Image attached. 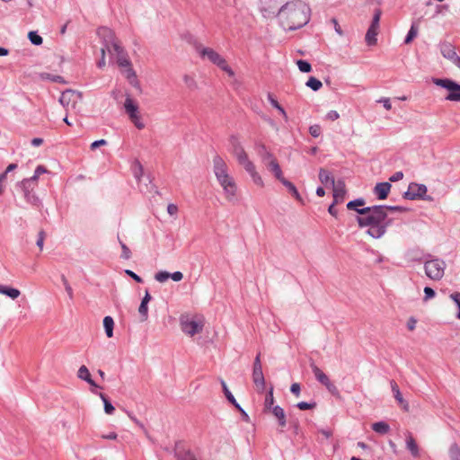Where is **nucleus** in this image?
<instances>
[{"mask_svg":"<svg viewBox=\"0 0 460 460\" xmlns=\"http://www.w3.org/2000/svg\"><path fill=\"white\" fill-rule=\"evenodd\" d=\"M405 211L406 209L402 207H385V206H373L357 209L359 216L357 217V222L360 227L368 226L367 231L373 238L382 237L386 228L390 225V221H386L387 211Z\"/></svg>","mask_w":460,"mask_h":460,"instance_id":"f257e3e1","label":"nucleus"},{"mask_svg":"<svg viewBox=\"0 0 460 460\" xmlns=\"http://www.w3.org/2000/svg\"><path fill=\"white\" fill-rule=\"evenodd\" d=\"M98 34L105 41V47L110 55L115 57L116 62L121 69V73L131 84H134L137 82V75L126 50L121 47L114 32L107 27H102L98 30Z\"/></svg>","mask_w":460,"mask_h":460,"instance_id":"f03ea898","label":"nucleus"},{"mask_svg":"<svg viewBox=\"0 0 460 460\" xmlns=\"http://www.w3.org/2000/svg\"><path fill=\"white\" fill-rule=\"evenodd\" d=\"M310 12L309 6L305 2L293 0L280 8L279 17L286 29L296 30L309 22Z\"/></svg>","mask_w":460,"mask_h":460,"instance_id":"7ed1b4c3","label":"nucleus"},{"mask_svg":"<svg viewBox=\"0 0 460 460\" xmlns=\"http://www.w3.org/2000/svg\"><path fill=\"white\" fill-rule=\"evenodd\" d=\"M213 172L223 190V194L228 202H235L238 199V186L230 172L226 162L219 155L213 158Z\"/></svg>","mask_w":460,"mask_h":460,"instance_id":"20e7f679","label":"nucleus"},{"mask_svg":"<svg viewBox=\"0 0 460 460\" xmlns=\"http://www.w3.org/2000/svg\"><path fill=\"white\" fill-rule=\"evenodd\" d=\"M233 154L238 164L250 174L253 183L260 188H263L264 181L257 172L255 164L250 160L244 148L240 144H236L234 146Z\"/></svg>","mask_w":460,"mask_h":460,"instance_id":"39448f33","label":"nucleus"},{"mask_svg":"<svg viewBox=\"0 0 460 460\" xmlns=\"http://www.w3.org/2000/svg\"><path fill=\"white\" fill-rule=\"evenodd\" d=\"M233 154L238 164L250 174L253 183L260 188H263L264 181L257 172L255 164L250 160L244 148L240 144H236L234 146Z\"/></svg>","mask_w":460,"mask_h":460,"instance_id":"423d86ee","label":"nucleus"},{"mask_svg":"<svg viewBox=\"0 0 460 460\" xmlns=\"http://www.w3.org/2000/svg\"><path fill=\"white\" fill-rule=\"evenodd\" d=\"M82 93L75 90H66L61 93L59 102L67 112L78 113L82 104Z\"/></svg>","mask_w":460,"mask_h":460,"instance_id":"0eeeda50","label":"nucleus"},{"mask_svg":"<svg viewBox=\"0 0 460 460\" xmlns=\"http://www.w3.org/2000/svg\"><path fill=\"white\" fill-rule=\"evenodd\" d=\"M199 53L202 58H207L214 65L225 71L229 76H234V73L228 66L226 60L216 50L211 48H200Z\"/></svg>","mask_w":460,"mask_h":460,"instance_id":"6e6552de","label":"nucleus"},{"mask_svg":"<svg viewBox=\"0 0 460 460\" xmlns=\"http://www.w3.org/2000/svg\"><path fill=\"white\" fill-rule=\"evenodd\" d=\"M425 274L432 280H440L446 270V262L443 260L435 258L426 261L424 263Z\"/></svg>","mask_w":460,"mask_h":460,"instance_id":"1a4fd4ad","label":"nucleus"},{"mask_svg":"<svg viewBox=\"0 0 460 460\" xmlns=\"http://www.w3.org/2000/svg\"><path fill=\"white\" fill-rule=\"evenodd\" d=\"M204 324L202 318L190 319L188 316H181L180 319L181 331L190 337L200 333L203 331Z\"/></svg>","mask_w":460,"mask_h":460,"instance_id":"9d476101","label":"nucleus"},{"mask_svg":"<svg viewBox=\"0 0 460 460\" xmlns=\"http://www.w3.org/2000/svg\"><path fill=\"white\" fill-rule=\"evenodd\" d=\"M433 83L440 87H443L448 91V94L446 96V100L451 102H460V84L450 79H439L434 78Z\"/></svg>","mask_w":460,"mask_h":460,"instance_id":"9b49d317","label":"nucleus"},{"mask_svg":"<svg viewBox=\"0 0 460 460\" xmlns=\"http://www.w3.org/2000/svg\"><path fill=\"white\" fill-rule=\"evenodd\" d=\"M381 14H382V12L380 9L375 10L371 25L366 33L365 40H366L367 44L369 46L376 44V41H377L376 36L379 32V22H380Z\"/></svg>","mask_w":460,"mask_h":460,"instance_id":"f8f14e48","label":"nucleus"},{"mask_svg":"<svg viewBox=\"0 0 460 460\" xmlns=\"http://www.w3.org/2000/svg\"><path fill=\"white\" fill-rule=\"evenodd\" d=\"M440 52L444 58L450 60L460 69V57L457 56L455 48L450 43H442L440 46Z\"/></svg>","mask_w":460,"mask_h":460,"instance_id":"ddd939ff","label":"nucleus"},{"mask_svg":"<svg viewBox=\"0 0 460 460\" xmlns=\"http://www.w3.org/2000/svg\"><path fill=\"white\" fill-rule=\"evenodd\" d=\"M427 193V187L424 184L411 182L408 190L405 192V198L409 199H416L422 198Z\"/></svg>","mask_w":460,"mask_h":460,"instance_id":"4468645a","label":"nucleus"},{"mask_svg":"<svg viewBox=\"0 0 460 460\" xmlns=\"http://www.w3.org/2000/svg\"><path fill=\"white\" fill-rule=\"evenodd\" d=\"M311 367L315 378L322 385H323L330 392H332L334 389H336L334 385L330 381L327 375H325L316 365L311 364Z\"/></svg>","mask_w":460,"mask_h":460,"instance_id":"2eb2a0df","label":"nucleus"},{"mask_svg":"<svg viewBox=\"0 0 460 460\" xmlns=\"http://www.w3.org/2000/svg\"><path fill=\"white\" fill-rule=\"evenodd\" d=\"M252 381L256 386L258 393H262L265 388V379L262 367H253Z\"/></svg>","mask_w":460,"mask_h":460,"instance_id":"dca6fc26","label":"nucleus"},{"mask_svg":"<svg viewBox=\"0 0 460 460\" xmlns=\"http://www.w3.org/2000/svg\"><path fill=\"white\" fill-rule=\"evenodd\" d=\"M333 188V201L334 203H341L343 201L345 194H346V188L345 183L343 181H337L332 185Z\"/></svg>","mask_w":460,"mask_h":460,"instance_id":"f3484780","label":"nucleus"},{"mask_svg":"<svg viewBox=\"0 0 460 460\" xmlns=\"http://www.w3.org/2000/svg\"><path fill=\"white\" fill-rule=\"evenodd\" d=\"M390 385H391L392 391L394 393V396L396 402H398V404L402 407V409L404 411H409V408H410L409 403L403 399L396 382L391 381Z\"/></svg>","mask_w":460,"mask_h":460,"instance_id":"a211bd4d","label":"nucleus"},{"mask_svg":"<svg viewBox=\"0 0 460 460\" xmlns=\"http://www.w3.org/2000/svg\"><path fill=\"white\" fill-rule=\"evenodd\" d=\"M391 184L389 182L377 183L374 188V192L381 200L385 199L390 192Z\"/></svg>","mask_w":460,"mask_h":460,"instance_id":"6ab92c4d","label":"nucleus"},{"mask_svg":"<svg viewBox=\"0 0 460 460\" xmlns=\"http://www.w3.org/2000/svg\"><path fill=\"white\" fill-rule=\"evenodd\" d=\"M270 412L277 419L280 428L283 429L287 426V417L282 407L276 405L270 411Z\"/></svg>","mask_w":460,"mask_h":460,"instance_id":"aec40b11","label":"nucleus"},{"mask_svg":"<svg viewBox=\"0 0 460 460\" xmlns=\"http://www.w3.org/2000/svg\"><path fill=\"white\" fill-rule=\"evenodd\" d=\"M266 168L274 174L277 180L281 181L285 177L283 172L277 160H271V162L266 163Z\"/></svg>","mask_w":460,"mask_h":460,"instance_id":"412c9836","label":"nucleus"},{"mask_svg":"<svg viewBox=\"0 0 460 460\" xmlns=\"http://www.w3.org/2000/svg\"><path fill=\"white\" fill-rule=\"evenodd\" d=\"M287 189L290 192V194L299 202H303V199L302 197L300 196L299 192L297 191L296 186L289 181H288L286 178L283 179L281 181H280Z\"/></svg>","mask_w":460,"mask_h":460,"instance_id":"4be33fe9","label":"nucleus"},{"mask_svg":"<svg viewBox=\"0 0 460 460\" xmlns=\"http://www.w3.org/2000/svg\"><path fill=\"white\" fill-rule=\"evenodd\" d=\"M406 447L414 457L419 456L418 445L410 432L407 434Z\"/></svg>","mask_w":460,"mask_h":460,"instance_id":"5701e85b","label":"nucleus"},{"mask_svg":"<svg viewBox=\"0 0 460 460\" xmlns=\"http://www.w3.org/2000/svg\"><path fill=\"white\" fill-rule=\"evenodd\" d=\"M274 396H273V387H270L268 394H266L265 401L263 403V411L269 413L270 410L274 407Z\"/></svg>","mask_w":460,"mask_h":460,"instance_id":"b1692460","label":"nucleus"},{"mask_svg":"<svg viewBox=\"0 0 460 460\" xmlns=\"http://www.w3.org/2000/svg\"><path fill=\"white\" fill-rule=\"evenodd\" d=\"M0 294L8 296L12 299H16L20 296L21 292L20 290L13 288L0 286Z\"/></svg>","mask_w":460,"mask_h":460,"instance_id":"393cba45","label":"nucleus"},{"mask_svg":"<svg viewBox=\"0 0 460 460\" xmlns=\"http://www.w3.org/2000/svg\"><path fill=\"white\" fill-rule=\"evenodd\" d=\"M319 180L323 184H327L330 182L332 185H333V183L336 182L331 173L323 168H321L319 171Z\"/></svg>","mask_w":460,"mask_h":460,"instance_id":"a878e982","label":"nucleus"},{"mask_svg":"<svg viewBox=\"0 0 460 460\" xmlns=\"http://www.w3.org/2000/svg\"><path fill=\"white\" fill-rule=\"evenodd\" d=\"M103 326L107 337L111 338L113 336L114 321L111 316H105L103 319Z\"/></svg>","mask_w":460,"mask_h":460,"instance_id":"bb28decb","label":"nucleus"},{"mask_svg":"<svg viewBox=\"0 0 460 460\" xmlns=\"http://www.w3.org/2000/svg\"><path fill=\"white\" fill-rule=\"evenodd\" d=\"M124 108L128 116L132 113H136L138 111L137 104L129 97L126 99Z\"/></svg>","mask_w":460,"mask_h":460,"instance_id":"cd10ccee","label":"nucleus"},{"mask_svg":"<svg viewBox=\"0 0 460 460\" xmlns=\"http://www.w3.org/2000/svg\"><path fill=\"white\" fill-rule=\"evenodd\" d=\"M372 429L374 431L379 434H386L390 430L389 425L385 421L375 422L372 425Z\"/></svg>","mask_w":460,"mask_h":460,"instance_id":"c85d7f7f","label":"nucleus"},{"mask_svg":"<svg viewBox=\"0 0 460 460\" xmlns=\"http://www.w3.org/2000/svg\"><path fill=\"white\" fill-rule=\"evenodd\" d=\"M132 123L138 128L142 129L145 128V124L141 119V116L139 114V111H137L136 113H132L128 116Z\"/></svg>","mask_w":460,"mask_h":460,"instance_id":"c756f323","label":"nucleus"},{"mask_svg":"<svg viewBox=\"0 0 460 460\" xmlns=\"http://www.w3.org/2000/svg\"><path fill=\"white\" fill-rule=\"evenodd\" d=\"M268 100L270 101V102L271 103V105L276 108L280 113L281 115L283 116V118L287 120L288 119V115L285 111V110L279 105V103L278 102V101L273 97V95L271 93H269L268 94Z\"/></svg>","mask_w":460,"mask_h":460,"instance_id":"7c9ffc66","label":"nucleus"},{"mask_svg":"<svg viewBox=\"0 0 460 460\" xmlns=\"http://www.w3.org/2000/svg\"><path fill=\"white\" fill-rule=\"evenodd\" d=\"M24 190V196L26 200L34 205V206H40V199L32 192L30 191V190Z\"/></svg>","mask_w":460,"mask_h":460,"instance_id":"2f4dec72","label":"nucleus"},{"mask_svg":"<svg viewBox=\"0 0 460 460\" xmlns=\"http://www.w3.org/2000/svg\"><path fill=\"white\" fill-rule=\"evenodd\" d=\"M221 385H222L225 395L226 396L228 401L231 402L236 408H239V404L236 402V400L234 399V395L228 390V387L224 380H221Z\"/></svg>","mask_w":460,"mask_h":460,"instance_id":"473e14b6","label":"nucleus"},{"mask_svg":"<svg viewBox=\"0 0 460 460\" xmlns=\"http://www.w3.org/2000/svg\"><path fill=\"white\" fill-rule=\"evenodd\" d=\"M39 177H36V173L34 172V175L31 177L30 179H25L22 181V185L23 190H29L33 189L34 185L36 184Z\"/></svg>","mask_w":460,"mask_h":460,"instance_id":"72a5a7b5","label":"nucleus"},{"mask_svg":"<svg viewBox=\"0 0 460 460\" xmlns=\"http://www.w3.org/2000/svg\"><path fill=\"white\" fill-rule=\"evenodd\" d=\"M261 149H262V153L261 154V160L265 165H266V163L271 162V160H277L275 158V156L273 155V154L266 149L264 145H261Z\"/></svg>","mask_w":460,"mask_h":460,"instance_id":"f704fd0d","label":"nucleus"},{"mask_svg":"<svg viewBox=\"0 0 460 460\" xmlns=\"http://www.w3.org/2000/svg\"><path fill=\"white\" fill-rule=\"evenodd\" d=\"M306 86L314 91H318L323 86V84L320 80L312 76L307 80Z\"/></svg>","mask_w":460,"mask_h":460,"instance_id":"c9c22d12","label":"nucleus"},{"mask_svg":"<svg viewBox=\"0 0 460 460\" xmlns=\"http://www.w3.org/2000/svg\"><path fill=\"white\" fill-rule=\"evenodd\" d=\"M77 376L82 380L90 381L91 374L85 366H81L78 369Z\"/></svg>","mask_w":460,"mask_h":460,"instance_id":"e433bc0d","label":"nucleus"},{"mask_svg":"<svg viewBox=\"0 0 460 460\" xmlns=\"http://www.w3.org/2000/svg\"><path fill=\"white\" fill-rule=\"evenodd\" d=\"M99 395L103 402L104 411L107 414H112L115 411V408L112 406V404L110 402V401L106 398V396L103 394L101 393Z\"/></svg>","mask_w":460,"mask_h":460,"instance_id":"4c0bfd02","label":"nucleus"},{"mask_svg":"<svg viewBox=\"0 0 460 460\" xmlns=\"http://www.w3.org/2000/svg\"><path fill=\"white\" fill-rule=\"evenodd\" d=\"M40 77L42 79H48V80H50V81H53V82H57V83H61V84H66V81L64 80V78L60 75H53L51 74H49V73H42L40 75Z\"/></svg>","mask_w":460,"mask_h":460,"instance_id":"58836bf2","label":"nucleus"},{"mask_svg":"<svg viewBox=\"0 0 460 460\" xmlns=\"http://www.w3.org/2000/svg\"><path fill=\"white\" fill-rule=\"evenodd\" d=\"M138 313L141 315V321L145 322L148 318V307L147 304L141 301V304L138 307Z\"/></svg>","mask_w":460,"mask_h":460,"instance_id":"ea45409f","label":"nucleus"},{"mask_svg":"<svg viewBox=\"0 0 460 460\" xmlns=\"http://www.w3.org/2000/svg\"><path fill=\"white\" fill-rule=\"evenodd\" d=\"M449 456L451 460H460V447L456 445L451 446L449 449Z\"/></svg>","mask_w":460,"mask_h":460,"instance_id":"a19ab883","label":"nucleus"},{"mask_svg":"<svg viewBox=\"0 0 460 460\" xmlns=\"http://www.w3.org/2000/svg\"><path fill=\"white\" fill-rule=\"evenodd\" d=\"M364 204H365L364 199H358L349 201L347 204V208L349 210L355 209L357 211V209H359L358 207H362Z\"/></svg>","mask_w":460,"mask_h":460,"instance_id":"79ce46f5","label":"nucleus"},{"mask_svg":"<svg viewBox=\"0 0 460 460\" xmlns=\"http://www.w3.org/2000/svg\"><path fill=\"white\" fill-rule=\"evenodd\" d=\"M119 243L120 244V247L122 249L121 258L125 260H128L131 257V252L129 248L120 240V238L118 236Z\"/></svg>","mask_w":460,"mask_h":460,"instance_id":"37998d69","label":"nucleus"},{"mask_svg":"<svg viewBox=\"0 0 460 460\" xmlns=\"http://www.w3.org/2000/svg\"><path fill=\"white\" fill-rule=\"evenodd\" d=\"M28 37L31 42L34 45H40L43 41L42 38L35 31H30Z\"/></svg>","mask_w":460,"mask_h":460,"instance_id":"c03bdc74","label":"nucleus"},{"mask_svg":"<svg viewBox=\"0 0 460 460\" xmlns=\"http://www.w3.org/2000/svg\"><path fill=\"white\" fill-rule=\"evenodd\" d=\"M296 64L301 72L309 73L312 69L311 65L307 61L298 60Z\"/></svg>","mask_w":460,"mask_h":460,"instance_id":"a18cd8bd","label":"nucleus"},{"mask_svg":"<svg viewBox=\"0 0 460 460\" xmlns=\"http://www.w3.org/2000/svg\"><path fill=\"white\" fill-rule=\"evenodd\" d=\"M417 34H418V30L414 25H412L405 38L404 42L406 44H409L417 36Z\"/></svg>","mask_w":460,"mask_h":460,"instance_id":"49530a36","label":"nucleus"},{"mask_svg":"<svg viewBox=\"0 0 460 460\" xmlns=\"http://www.w3.org/2000/svg\"><path fill=\"white\" fill-rule=\"evenodd\" d=\"M170 278V273L167 271H159L155 275V279L158 282H165Z\"/></svg>","mask_w":460,"mask_h":460,"instance_id":"de8ad7c7","label":"nucleus"},{"mask_svg":"<svg viewBox=\"0 0 460 460\" xmlns=\"http://www.w3.org/2000/svg\"><path fill=\"white\" fill-rule=\"evenodd\" d=\"M107 51V49L105 47V45L101 49V55H102V58L101 59L98 61L97 63V66L99 68H103L105 67L106 66V60H105V53Z\"/></svg>","mask_w":460,"mask_h":460,"instance_id":"09e8293b","label":"nucleus"},{"mask_svg":"<svg viewBox=\"0 0 460 460\" xmlns=\"http://www.w3.org/2000/svg\"><path fill=\"white\" fill-rule=\"evenodd\" d=\"M450 298L456 303L458 307V314L457 317L460 319V293L454 292L450 295Z\"/></svg>","mask_w":460,"mask_h":460,"instance_id":"8fccbe9b","label":"nucleus"},{"mask_svg":"<svg viewBox=\"0 0 460 460\" xmlns=\"http://www.w3.org/2000/svg\"><path fill=\"white\" fill-rule=\"evenodd\" d=\"M296 407L301 411L311 410L315 407V403H308L305 402H300L296 404Z\"/></svg>","mask_w":460,"mask_h":460,"instance_id":"3c124183","label":"nucleus"},{"mask_svg":"<svg viewBox=\"0 0 460 460\" xmlns=\"http://www.w3.org/2000/svg\"><path fill=\"white\" fill-rule=\"evenodd\" d=\"M309 132L313 137H317L321 134V127L319 125H313L309 128Z\"/></svg>","mask_w":460,"mask_h":460,"instance_id":"603ef678","label":"nucleus"},{"mask_svg":"<svg viewBox=\"0 0 460 460\" xmlns=\"http://www.w3.org/2000/svg\"><path fill=\"white\" fill-rule=\"evenodd\" d=\"M424 294H425V297H424L425 301H427L430 298H433L436 295L435 291L429 287L424 288Z\"/></svg>","mask_w":460,"mask_h":460,"instance_id":"864d4df0","label":"nucleus"},{"mask_svg":"<svg viewBox=\"0 0 460 460\" xmlns=\"http://www.w3.org/2000/svg\"><path fill=\"white\" fill-rule=\"evenodd\" d=\"M300 390H301V388H300V385L298 383H294L291 385L290 391L296 397H299Z\"/></svg>","mask_w":460,"mask_h":460,"instance_id":"5fc2aeb1","label":"nucleus"},{"mask_svg":"<svg viewBox=\"0 0 460 460\" xmlns=\"http://www.w3.org/2000/svg\"><path fill=\"white\" fill-rule=\"evenodd\" d=\"M44 240H45V233H44V231H40L39 238L37 240V245L40 251L43 249Z\"/></svg>","mask_w":460,"mask_h":460,"instance_id":"6e6d98bb","label":"nucleus"},{"mask_svg":"<svg viewBox=\"0 0 460 460\" xmlns=\"http://www.w3.org/2000/svg\"><path fill=\"white\" fill-rule=\"evenodd\" d=\"M339 118H340V114L336 111H330L326 114V119L331 121H334V120L338 119Z\"/></svg>","mask_w":460,"mask_h":460,"instance_id":"4d7b16f0","label":"nucleus"},{"mask_svg":"<svg viewBox=\"0 0 460 460\" xmlns=\"http://www.w3.org/2000/svg\"><path fill=\"white\" fill-rule=\"evenodd\" d=\"M135 166H136L135 176L137 180H139L143 174V167L139 162H137Z\"/></svg>","mask_w":460,"mask_h":460,"instance_id":"13d9d810","label":"nucleus"},{"mask_svg":"<svg viewBox=\"0 0 460 460\" xmlns=\"http://www.w3.org/2000/svg\"><path fill=\"white\" fill-rule=\"evenodd\" d=\"M126 274L128 275L129 277H131L135 281L138 282V283H141L143 281L142 278L139 277L138 275H137L135 272H133L132 270H125Z\"/></svg>","mask_w":460,"mask_h":460,"instance_id":"bf43d9fd","label":"nucleus"},{"mask_svg":"<svg viewBox=\"0 0 460 460\" xmlns=\"http://www.w3.org/2000/svg\"><path fill=\"white\" fill-rule=\"evenodd\" d=\"M170 278L173 281L179 282L183 279V274L181 271H175V272L170 274Z\"/></svg>","mask_w":460,"mask_h":460,"instance_id":"052dcab7","label":"nucleus"},{"mask_svg":"<svg viewBox=\"0 0 460 460\" xmlns=\"http://www.w3.org/2000/svg\"><path fill=\"white\" fill-rule=\"evenodd\" d=\"M105 145H107V141L105 139L96 140V141H94V142H93L91 144V149L94 150L97 147L102 146H105Z\"/></svg>","mask_w":460,"mask_h":460,"instance_id":"680f3d73","label":"nucleus"},{"mask_svg":"<svg viewBox=\"0 0 460 460\" xmlns=\"http://www.w3.org/2000/svg\"><path fill=\"white\" fill-rule=\"evenodd\" d=\"M403 178V173L402 172H394L390 178H389V181H393V182H395V181H398L400 180H402Z\"/></svg>","mask_w":460,"mask_h":460,"instance_id":"e2e57ef3","label":"nucleus"},{"mask_svg":"<svg viewBox=\"0 0 460 460\" xmlns=\"http://www.w3.org/2000/svg\"><path fill=\"white\" fill-rule=\"evenodd\" d=\"M332 24H333V26H334V29H335L336 32H337L339 35H342V34H343V32H342V31H341V26H340V24H339L338 21H337L335 18H332Z\"/></svg>","mask_w":460,"mask_h":460,"instance_id":"0e129e2a","label":"nucleus"},{"mask_svg":"<svg viewBox=\"0 0 460 460\" xmlns=\"http://www.w3.org/2000/svg\"><path fill=\"white\" fill-rule=\"evenodd\" d=\"M47 172L48 170L46 169V167H44L43 165H39L34 172L36 173V177H40L41 174L46 173Z\"/></svg>","mask_w":460,"mask_h":460,"instance_id":"69168bd1","label":"nucleus"},{"mask_svg":"<svg viewBox=\"0 0 460 460\" xmlns=\"http://www.w3.org/2000/svg\"><path fill=\"white\" fill-rule=\"evenodd\" d=\"M178 211V208L176 205L174 204H169L168 207H167V212L170 214V215H174L176 214Z\"/></svg>","mask_w":460,"mask_h":460,"instance_id":"338daca9","label":"nucleus"},{"mask_svg":"<svg viewBox=\"0 0 460 460\" xmlns=\"http://www.w3.org/2000/svg\"><path fill=\"white\" fill-rule=\"evenodd\" d=\"M380 102H383L384 104V107L387 110V111H390L392 109V105H391V102H390V100L388 98H383L379 101Z\"/></svg>","mask_w":460,"mask_h":460,"instance_id":"774afa93","label":"nucleus"}]
</instances>
